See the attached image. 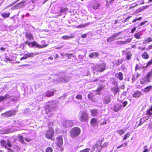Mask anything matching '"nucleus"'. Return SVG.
Segmentation results:
<instances>
[{
	"label": "nucleus",
	"instance_id": "37",
	"mask_svg": "<svg viewBox=\"0 0 152 152\" xmlns=\"http://www.w3.org/2000/svg\"><path fill=\"white\" fill-rule=\"evenodd\" d=\"M9 98V96L7 95H5L4 96H0V102L5 99Z\"/></svg>",
	"mask_w": 152,
	"mask_h": 152
},
{
	"label": "nucleus",
	"instance_id": "59",
	"mask_svg": "<svg viewBox=\"0 0 152 152\" xmlns=\"http://www.w3.org/2000/svg\"><path fill=\"white\" fill-rule=\"evenodd\" d=\"M25 140L28 142H30L31 141V140L28 138H26L25 139Z\"/></svg>",
	"mask_w": 152,
	"mask_h": 152
},
{
	"label": "nucleus",
	"instance_id": "23",
	"mask_svg": "<svg viewBox=\"0 0 152 152\" xmlns=\"http://www.w3.org/2000/svg\"><path fill=\"white\" fill-rule=\"evenodd\" d=\"M142 35V34L140 31L138 32L135 34L134 35V37L137 39H140L142 38L141 36Z\"/></svg>",
	"mask_w": 152,
	"mask_h": 152
},
{
	"label": "nucleus",
	"instance_id": "9",
	"mask_svg": "<svg viewBox=\"0 0 152 152\" xmlns=\"http://www.w3.org/2000/svg\"><path fill=\"white\" fill-rule=\"evenodd\" d=\"M63 126L65 128L72 127L73 126L74 123L71 121H64L62 124Z\"/></svg>",
	"mask_w": 152,
	"mask_h": 152
},
{
	"label": "nucleus",
	"instance_id": "35",
	"mask_svg": "<svg viewBox=\"0 0 152 152\" xmlns=\"http://www.w3.org/2000/svg\"><path fill=\"white\" fill-rule=\"evenodd\" d=\"M127 142H125L120 145L118 146L117 148V149H119L121 147L126 146L127 145Z\"/></svg>",
	"mask_w": 152,
	"mask_h": 152
},
{
	"label": "nucleus",
	"instance_id": "32",
	"mask_svg": "<svg viewBox=\"0 0 152 152\" xmlns=\"http://www.w3.org/2000/svg\"><path fill=\"white\" fill-rule=\"evenodd\" d=\"M126 58L127 60H129L131 59V57L132 56V54L130 52H128L126 53Z\"/></svg>",
	"mask_w": 152,
	"mask_h": 152
},
{
	"label": "nucleus",
	"instance_id": "22",
	"mask_svg": "<svg viewBox=\"0 0 152 152\" xmlns=\"http://www.w3.org/2000/svg\"><path fill=\"white\" fill-rule=\"evenodd\" d=\"M142 93L141 91H137L135 92L133 94V96L136 98H137L141 95Z\"/></svg>",
	"mask_w": 152,
	"mask_h": 152
},
{
	"label": "nucleus",
	"instance_id": "18",
	"mask_svg": "<svg viewBox=\"0 0 152 152\" xmlns=\"http://www.w3.org/2000/svg\"><path fill=\"white\" fill-rule=\"evenodd\" d=\"M115 77L120 80H122L123 79V74L121 72H119L115 75Z\"/></svg>",
	"mask_w": 152,
	"mask_h": 152
},
{
	"label": "nucleus",
	"instance_id": "33",
	"mask_svg": "<svg viewBox=\"0 0 152 152\" xmlns=\"http://www.w3.org/2000/svg\"><path fill=\"white\" fill-rule=\"evenodd\" d=\"M18 139L19 141L22 143H24V141L23 140V136H21V135H19L18 136Z\"/></svg>",
	"mask_w": 152,
	"mask_h": 152
},
{
	"label": "nucleus",
	"instance_id": "28",
	"mask_svg": "<svg viewBox=\"0 0 152 152\" xmlns=\"http://www.w3.org/2000/svg\"><path fill=\"white\" fill-rule=\"evenodd\" d=\"M111 90L115 95H116L118 92V88H111Z\"/></svg>",
	"mask_w": 152,
	"mask_h": 152
},
{
	"label": "nucleus",
	"instance_id": "31",
	"mask_svg": "<svg viewBox=\"0 0 152 152\" xmlns=\"http://www.w3.org/2000/svg\"><path fill=\"white\" fill-rule=\"evenodd\" d=\"M10 15V13L8 12L7 13L4 12L2 14V16L3 17L5 18H8L9 17Z\"/></svg>",
	"mask_w": 152,
	"mask_h": 152
},
{
	"label": "nucleus",
	"instance_id": "64",
	"mask_svg": "<svg viewBox=\"0 0 152 152\" xmlns=\"http://www.w3.org/2000/svg\"><path fill=\"white\" fill-rule=\"evenodd\" d=\"M147 114H145L144 115H143V118H147Z\"/></svg>",
	"mask_w": 152,
	"mask_h": 152
},
{
	"label": "nucleus",
	"instance_id": "19",
	"mask_svg": "<svg viewBox=\"0 0 152 152\" xmlns=\"http://www.w3.org/2000/svg\"><path fill=\"white\" fill-rule=\"evenodd\" d=\"M121 106L119 104H117L114 106L113 110L115 112H117L119 111L121 108Z\"/></svg>",
	"mask_w": 152,
	"mask_h": 152
},
{
	"label": "nucleus",
	"instance_id": "24",
	"mask_svg": "<svg viewBox=\"0 0 152 152\" xmlns=\"http://www.w3.org/2000/svg\"><path fill=\"white\" fill-rule=\"evenodd\" d=\"M26 37L29 40H31L33 39V35L30 32H27L26 33Z\"/></svg>",
	"mask_w": 152,
	"mask_h": 152
},
{
	"label": "nucleus",
	"instance_id": "50",
	"mask_svg": "<svg viewBox=\"0 0 152 152\" xmlns=\"http://www.w3.org/2000/svg\"><path fill=\"white\" fill-rule=\"evenodd\" d=\"M132 39L129 38L126 40V41H124V44H126L127 43H130Z\"/></svg>",
	"mask_w": 152,
	"mask_h": 152
},
{
	"label": "nucleus",
	"instance_id": "1",
	"mask_svg": "<svg viewBox=\"0 0 152 152\" xmlns=\"http://www.w3.org/2000/svg\"><path fill=\"white\" fill-rule=\"evenodd\" d=\"M57 105V103L56 101H51L47 104L45 107L46 112L49 117L51 115V111L54 110Z\"/></svg>",
	"mask_w": 152,
	"mask_h": 152
},
{
	"label": "nucleus",
	"instance_id": "42",
	"mask_svg": "<svg viewBox=\"0 0 152 152\" xmlns=\"http://www.w3.org/2000/svg\"><path fill=\"white\" fill-rule=\"evenodd\" d=\"M76 98L79 100H82L83 98L82 95L81 94H77L76 96Z\"/></svg>",
	"mask_w": 152,
	"mask_h": 152
},
{
	"label": "nucleus",
	"instance_id": "27",
	"mask_svg": "<svg viewBox=\"0 0 152 152\" xmlns=\"http://www.w3.org/2000/svg\"><path fill=\"white\" fill-rule=\"evenodd\" d=\"M115 38L113 36V35H112L111 36H110V37H109L107 38V41L109 42H111L115 40Z\"/></svg>",
	"mask_w": 152,
	"mask_h": 152
},
{
	"label": "nucleus",
	"instance_id": "16",
	"mask_svg": "<svg viewBox=\"0 0 152 152\" xmlns=\"http://www.w3.org/2000/svg\"><path fill=\"white\" fill-rule=\"evenodd\" d=\"M100 4L97 1H94L92 3L91 7L94 10H96L100 7Z\"/></svg>",
	"mask_w": 152,
	"mask_h": 152
},
{
	"label": "nucleus",
	"instance_id": "38",
	"mask_svg": "<svg viewBox=\"0 0 152 152\" xmlns=\"http://www.w3.org/2000/svg\"><path fill=\"white\" fill-rule=\"evenodd\" d=\"M122 103V106L123 107H125L128 104V102L126 101H122L121 102Z\"/></svg>",
	"mask_w": 152,
	"mask_h": 152
},
{
	"label": "nucleus",
	"instance_id": "52",
	"mask_svg": "<svg viewBox=\"0 0 152 152\" xmlns=\"http://www.w3.org/2000/svg\"><path fill=\"white\" fill-rule=\"evenodd\" d=\"M27 58H28V57H27L26 54H25L21 58L20 60H25V59H27Z\"/></svg>",
	"mask_w": 152,
	"mask_h": 152
},
{
	"label": "nucleus",
	"instance_id": "8",
	"mask_svg": "<svg viewBox=\"0 0 152 152\" xmlns=\"http://www.w3.org/2000/svg\"><path fill=\"white\" fill-rule=\"evenodd\" d=\"M56 91L54 89H51L50 90L44 92L42 94L44 97H50L53 96L54 93L56 92Z\"/></svg>",
	"mask_w": 152,
	"mask_h": 152
},
{
	"label": "nucleus",
	"instance_id": "47",
	"mask_svg": "<svg viewBox=\"0 0 152 152\" xmlns=\"http://www.w3.org/2000/svg\"><path fill=\"white\" fill-rule=\"evenodd\" d=\"M129 135H130V134L128 133H127L126 134L124 135V137L123 138V140H126L127 138H128L129 137Z\"/></svg>",
	"mask_w": 152,
	"mask_h": 152
},
{
	"label": "nucleus",
	"instance_id": "21",
	"mask_svg": "<svg viewBox=\"0 0 152 152\" xmlns=\"http://www.w3.org/2000/svg\"><path fill=\"white\" fill-rule=\"evenodd\" d=\"M99 55V53L98 52H94L90 53L89 55V57L90 58H95Z\"/></svg>",
	"mask_w": 152,
	"mask_h": 152
},
{
	"label": "nucleus",
	"instance_id": "30",
	"mask_svg": "<svg viewBox=\"0 0 152 152\" xmlns=\"http://www.w3.org/2000/svg\"><path fill=\"white\" fill-rule=\"evenodd\" d=\"M152 88V86H150L147 87L145 88L144 92H148L150 91L151 89Z\"/></svg>",
	"mask_w": 152,
	"mask_h": 152
},
{
	"label": "nucleus",
	"instance_id": "25",
	"mask_svg": "<svg viewBox=\"0 0 152 152\" xmlns=\"http://www.w3.org/2000/svg\"><path fill=\"white\" fill-rule=\"evenodd\" d=\"M142 58L145 59H148L149 58V56L147 52H144L141 55Z\"/></svg>",
	"mask_w": 152,
	"mask_h": 152
},
{
	"label": "nucleus",
	"instance_id": "43",
	"mask_svg": "<svg viewBox=\"0 0 152 152\" xmlns=\"http://www.w3.org/2000/svg\"><path fill=\"white\" fill-rule=\"evenodd\" d=\"M123 61L122 59H119L118 60L116 61V63L117 65L121 64Z\"/></svg>",
	"mask_w": 152,
	"mask_h": 152
},
{
	"label": "nucleus",
	"instance_id": "58",
	"mask_svg": "<svg viewBox=\"0 0 152 152\" xmlns=\"http://www.w3.org/2000/svg\"><path fill=\"white\" fill-rule=\"evenodd\" d=\"M136 27H135L134 28H133L131 31V33H134L135 31L136 30Z\"/></svg>",
	"mask_w": 152,
	"mask_h": 152
},
{
	"label": "nucleus",
	"instance_id": "36",
	"mask_svg": "<svg viewBox=\"0 0 152 152\" xmlns=\"http://www.w3.org/2000/svg\"><path fill=\"white\" fill-rule=\"evenodd\" d=\"M26 54L28 58L33 57L34 56V55H36V54L33 53H28Z\"/></svg>",
	"mask_w": 152,
	"mask_h": 152
},
{
	"label": "nucleus",
	"instance_id": "45",
	"mask_svg": "<svg viewBox=\"0 0 152 152\" xmlns=\"http://www.w3.org/2000/svg\"><path fill=\"white\" fill-rule=\"evenodd\" d=\"M121 32H118L117 33H114L113 34V36L115 38V39H116V38L118 36L120 35L121 34Z\"/></svg>",
	"mask_w": 152,
	"mask_h": 152
},
{
	"label": "nucleus",
	"instance_id": "54",
	"mask_svg": "<svg viewBox=\"0 0 152 152\" xmlns=\"http://www.w3.org/2000/svg\"><path fill=\"white\" fill-rule=\"evenodd\" d=\"M137 78H136V76L134 75H133V77L132 78V82H134L135 81Z\"/></svg>",
	"mask_w": 152,
	"mask_h": 152
},
{
	"label": "nucleus",
	"instance_id": "62",
	"mask_svg": "<svg viewBox=\"0 0 152 152\" xmlns=\"http://www.w3.org/2000/svg\"><path fill=\"white\" fill-rule=\"evenodd\" d=\"M136 76V78H137L140 75V74H139L138 72H137L136 74L134 75Z\"/></svg>",
	"mask_w": 152,
	"mask_h": 152
},
{
	"label": "nucleus",
	"instance_id": "3",
	"mask_svg": "<svg viewBox=\"0 0 152 152\" xmlns=\"http://www.w3.org/2000/svg\"><path fill=\"white\" fill-rule=\"evenodd\" d=\"M79 120L82 122H86L88 120V115L87 112L85 111H81L79 113Z\"/></svg>",
	"mask_w": 152,
	"mask_h": 152
},
{
	"label": "nucleus",
	"instance_id": "55",
	"mask_svg": "<svg viewBox=\"0 0 152 152\" xmlns=\"http://www.w3.org/2000/svg\"><path fill=\"white\" fill-rule=\"evenodd\" d=\"M138 49L139 50H141L143 51L145 49V47H142L141 46H139L138 48Z\"/></svg>",
	"mask_w": 152,
	"mask_h": 152
},
{
	"label": "nucleus",
	"instance_id": "13",
	"mask_svg": "<svg viewBox=\"0 0 152 152\" xmlns=\"http://www.w3.org/2000/svg\"><path fill=\"white\" fill-rule=\"evenodd\" d=\"M56 143L59 148H61L63 144V140L62 137L59 136L56 138Z\"/></svg>",
	"mask_w": 152,
	"mask_h": 152
},
{
	"label": "nucleus",
	"instance_id": "6",
	"mask_svg": "<svg viewBox=\"0 0 152 152\" xmlns=\"http://www.w3.org/2000/svg\"><path fill=\"white\" fill-rule=\"evenodd\" d=\"M28 45L30 47H33L36 46L37 48H42L47 47L48 44L40 45L38 44L36 41H34L33 42L31 43L29 42Z\"/></svg>",
	"mask_w": 152,
	"mask_h": 152
},
{
	"label": "nucleus",
	"instance_id": "41",
	"mask_svg": "<svg viewBox=\"0 0 152 152\" xmlns=\"http://www.w3.org/2000/svg\"><path fill=\"white\" fill-rule=\"evenodd\" d=\"M152 76V70L151 71V72H149L147 76H146V77L148 79H149L150 78L151 76Z\"/></svg>",
	"mask_w": 152,
	"mask_h": 152
},
{
	"label": "nucleus",
	"instance_id": "20",
	"mask_svg": "<svg viewBox=\"0 0 152 152\" xmlns=\"http://www.w3.org/2000/svg\"><path fill=\"white\" fill-rule=\"evenodd\" d=\"M152 41V38L151 37H148L145 39L142 43V44L148 43Z\"/></svg>",
	"mask_w": 152,
	"mask_h": 152
},
{
	"label": "nucleus",
	"instance_id": "51",
	"mask_svg": "<svg viewBox=\"0 0 152 152\" xmlns=\"http://www.w3.org/2000/svg\"><path fill=\"white\" fill-rule=\"evenodd\" d=\"M147 66H150L152 64V58L149 61H148L147 63Z\"/></svg>",
	"mask_w": 152,
	"mask_h": 152
},
{
	"label": "nucleus",
	"instance_id": "2",
	"mask_svg": "<svg viewBox=\"0 0 152 152\" xmlns=\"http://www.w3.org/2000/svg\"><path fill=\"white\" fill-rule=\"evenodd\" d=\"M102 144V141L101 140H98L96 144L92 147L91 151L94 152L96 148H97V150L95 152H100L102 148L107 146L108 145V143L105 142L102 145H101Z\"/></svg>",
	"mask_w": 152,
	"mask_h": 152
},
{
	"label": "nucleus",
	"instance_id": "53",
	"mask_svg": "<svg viewBox=\"0 0 152 152\" xmlns=\"http://www.w3.org/2000/svg\"><path fill=\"white\" fill-rule=\"evenodd\" d=\"M144 123V121H142V118H141L140 119V122L139 124L138 125V126L141 125Z\"/></svg>",
	"mask_w": 152,
	"mask_h": 152
},
{
	"label": "nucleus",
	"instance_id": "34",
	"mask_svg": "<svg viewBox=\"0 0 152 152\" xmlns=\"http://www.w3.org/2000/svg\"><path fill=\"white\" fill-rule=\"evenodd\" d=\"M73 37L72 36H69L67 35L64 36L62 37V38L64 40H67L69 39H71Z\"/></svg>",
	"mask_w": 152,
	"mask_h": 152
},
{
	"label": "nucleus",
	"instance_id": "17",
	"mask_svg": "<svg viewBox=\"0 0 152 152\" xmlns=\"http://www.w3.org/2000/svg\"><path fill=\"white\" fill-rule=\"evenodd\" d=\"M91 115L93 116H96L98 115L99 112L96 109L90 110Z\"/></svg>",
	"mask_w": 152,
	"mask_h": 152
},
{
	"label": "nucleus",
	"instance_id": "11",
	"mask_svg": "<svg viewBox=\"0 0 152 152\" xmlns=\"http://www.w3.org/2000/svg\"><path fill=\"white\" fill-rule=\"evenodd\" d=\"M111 100L110 96L108 94H107L104 97L103 102L104 104H108L111 102Z\"/></svg>",
	"mask_w": 152,
	"mask_h": 152
},
{
	"label": "nucleus",
	"instance_id": "40",
	"mask_svg": "<svg viewBox=\"0 0 152 152\" xmlns=\"http://www.w3.org/2000/svg\"><path fill=\"white\" fill-rule=\"evenodd\" d=\"M125 132V131L123 129H121L117 131V132L120 135H121L124 134Z\"/></svg>",
	"mask_w": 152,
	"mask_h": 152
},
{
	"label": "nucleus",
	"instance_id": "63",
	"mask_svg": "<svg viewBox=\"0 0 152 152\" xmlns=\"http://www.w3.org/2000/svg\"><path fill=\"white\" fill-rule=\"evenodd\" d=\"M86 37H87V35L86 34H82L81 35V37L83 38H85Z\"/></svg>",
	"mask_w": 152,
	"mask_h": 152
},
{
	"label": "nucleus",
	"instance_id": "56",
	"mask_svg": "<svg viewBox=\"0 0 152 152\" xmlns=\"http://www.w3.org/2000/svg\"><path fill=\"white\" fill-rule=\"evenodd\" d=\"M147 22V21H145L142 22L141 23L140 25V26H142L143 25L145 24Z\"/></svg>",
	"mask_w": 152,
	"mask_h": 152
},
{
	"label": "nucleus",
	"instance_id": "29",
	"mask_svg": "<svg viewBox=\"0 0 152 152\" xmlns=\"http://www.w3.org/2000/svg\"><path fill=\"white\" fill-rule=\"evenodd\" d=\"M142 64H137L135 66V71H136L137 70H140L141 69V68H142Z\"/></svg>",
	"mask_w": 152,
	"mask_h": 152
},
{
	"label": "nucleus",
	"instance_id": "7",
	"mask_svg": "<svg viewBox=\"0 0 152 152\" xmlns=\"http://www.w3.org/2000/svg\"><path fill=\"white\" fill-rule=\"evenodd\" d=\"M54 134V131L52 128H50L49 129L46 131L45 136L46 138L48 139H51Z\"/></svg>",
	"mask_w": 152,
	"mask_h": 152
},
{
	"label": "nucleus",
	"instance_id": "5",
	"mask_svg": "<svg viewBox=\"0 0 152 152\" xmlns=\"http://www.w3.org/2000/svg\"><path fill=\"white\" fill-rule=\"evenodd\" d=\"M106 65L102 63L95 66V70L97 72H102L105 69Z\"/></svg>",
	"mask_w": 152,
	"mask_h": 152
},
{
	"label": "nucleus",
	"instance_id": "48",
	"mask_svg": "<svg viewBox=\"0 0 152 152\" xmlns=\"http://www.w3.org/2000/svg\"><path fill=\"white\" fill-rule=\"evenodd\" d=\"M90 150V149L89 148H88L81 151L80 152H88Z\"/></svg>",
	"mask_w": 152,
	"mask_h": 152
},
{
	"label": "nucleus",
	"instance_id": "49",
	"mask_svg": "<svg viewBox=\"0 0 152 152\" xmlns=\"http://www.w3.org/2000/svg\"><path fill=\"white\" fill-rule=\"evenodd\" d=\"M151 111L150 109L148 110H147L146 111V113L147 115H149V116H151L152 115V113H151Z\"/></svg>",
	"mask_w": 152,
	"mask_h": 152
},
{
	"label": "nucleus",
	"instance_id": "57",
	"mask_svg": "<svg viewBox=\"0 0 152 152\" xmlns=\"http://www.w3.org/2000/svg\"><path fill=\"white\" fill-rule=\"evenodd\" d=\"M148 67V66H147V64H144L143 65H142V69H144L145 68L147 67Z\"/></svg>",
	"mask_w": 152,
	"mask_h": 152
},
{
	"label": "nucleus",
	"instance_id": "39",
	"mask_svg": "<svg viewBox=\"0 0 152 152\" xmlns=\"http://www.w3.org/2000/svg\"><path fill=\"white\" fill-rule=\"evenodd\" d=\"M64 54L69 59H71V56H73V54L72 53L69 54L67 53H65Z\"/></svg>",
	"mask_w": 152,
	"mask_h": 152
},
{
	"label": "nucleus",
	"instance_id": "46",
	"mask_svg": "<svg viewBox=\"0 0 152 152\" xmlns=\"http://www.w3.org/2000/svg\"><path fill=\"white\" fill-rule=\"evenodd\" d=\"M116 44L118 45H123L124 44V41H119L116 42Z\"/></svg>",
	"mask_w": 152,
	"mask_h": 152
},
{
	"label": "nucleus",
	"instance_id": "4",
	"mask_svg": "<svg viewBox=\"0 0 152 152\" xmlns=\"http://www.w3.org/2000/svg\"><path fill=\"white\" fill-rule=\"evenodd\" d=\"M80 132V129L75 127L72 129L70 131V135L72 137H75L79 135Z\"/></svg>",
	"mask_w": 152,
	"mask_h": 152
},
{
	"label": "nucleus",
	"instance_id": "12",
	"mask_svg": "<svg viewBox=\"0 0 152 152\" xmlns=\"http://www.w3.org/2000/svg\"><path fill=\"white\" fill-rule=\"evenodd\" d=\"M1 142L2 145L4 146L5 148H7L9 150L10 149V148H7V146L11 147L12 146V145L10 143V142L9 140H7V142L4 140H1Z\"/></svg>",
	"mask_w": 152,
	"mask_h": 152
},
{
	"label": "nucleus",
	"instance_id": "26",
	"mask_svg": "<svg viewBox=\"0 0 152 152\" xmlns=\"http://www.w3.org/2000/svg\"><path fill=\"white\" fill-rule=\"evenodd\" d=\"M91 125L93 126H95L97 124V120L95 118H92L91 120Z\"/></svg>",
	"mask_w": 152,
	"mask_h": 152
},
{
	"label": "nucleus",
	"instance_id": "15",
	"mask_svg": "<svg viewBox=\"0 0 152 152\" xmlns=\"http://www.w3.org/2000/svg\"><path fill=\"white\" fill-rule=\"evenodd\" d=\"M70 79V77L67 76H64L60 77L59 79H58V81L59 82L65 83L69 81Z\"/></svg>",
	"mask_w": 152,
	"mask_h": 152
},
{
	"label": "nucleus",
	"instance_id": "60",
	"mask_svg": "<svg viewBox=\"0 0 152 152\" xmlns=\"http://www.w3.org/2000/svg\"><path fill=\"white\" fill-rule=\"evenodd\" d=\"M85 25H79L78 26H77V28H83V27H84L85 26Z\"/></svg>",
	"mask_w": 152,
	"mask_h": 152
},
{
	"label": "nucleus",
	"instance_id": "10",
	"mask_svg": "<svg viewBox=\"0 0 152 152\" xmlns=\"http://www.w3.org/2000/svg\"><path fill=\"white\" fill-rule=\"evenodd\" d=\"M15 114V111L12 110L6 112L1 114V116L7 118L14 115Z\"/></svg>",
	"mask_w": 152,
	"mask_h": 152
},
{
	"label": "nucleus",
	"instance_id": "44",
	"mask_svg": "<svg viewBox=\"0 0 152 152\" xmlns=\"http://www.w3.org/2000/svg\"><path fill=\"white\" fill-rule=\"evenodd\" d=\"M53 149L50 147H48L46 150V152H52Z\"/></svg>",
	"mask_w": 152,
	"mask_h": 152
},
{
	"label": "nucleus",
	"instance_id": "14",
	"mask_svg": "<svg viewBox=\"0 0 152 152\" xmlns=\"http://www.w3.org/2000/svg\"><path fill=\"white\" fill-rule=\"evenodd\" d=\"M88 97L89 99L92 101L96 102L97 101L96 96L92 93L88 94Z\"/></svg>",
	"mask_w": 152,
	"mask_h": 152
},
{
	"label": "nucleus",
	"instance_id": "61",
	"mask_svg": "<svg viewBox=\"0 0 152 152\" xmlns=\"http://www.w3.org/2000/svg\"><path fill=\"white\" fill-rule=\"evenodd\" d=\"M102 88L103 87H101V86L100 87H98V88L97 89V91H100Z\"/></svg>",
	"mask_w": 152,
	"mask_h": 152
}]
</instances>
